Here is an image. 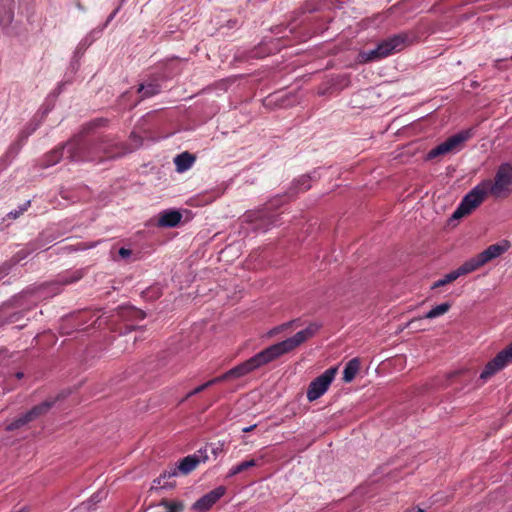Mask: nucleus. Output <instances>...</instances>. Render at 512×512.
<instances>
[{
  "label": "nucleus",
  "mask_w": 512,
  "mask_h": 512,
  "mask_svg": "<svg viewBox=\"0 0 512 512\" xmlns=\"http://www.w3.org/2000/svg\"><path fill=\"white\" fill-rule=\"evenodd\" d=\"M320 328L321 324L312 322L305 329L297 332L294 336L289 337L281 342L270 345L269 347L255 354L253 357L249 358L248 360L228 370L224 374L207 381V384L209 385V387H211L215 384L224 382L229 379H235L246 376L247 374L253 372L254 370L259 369L277 360L281 356L292 352L297 347H299L309 339L313 338L316 335V333L320 330Z\"/></svg>",
  "instance_id": "nucleus-1"
},
{
  "label": "nucleus",
  "mask_w": 512,
  "mask_h": 512,
  "mask_svg": "<svg viewBox=\"0 0 512 512\" xmlns=\"http://www.w3.org/2000/svg\"><path fill=\"white\" fill-rule=\"evenodd\" d=\"M105 119H96L86 124L80 134L65 145L67 157L71 161H103L121 157L133 150L123 143H113L107 137L94 141L87 137L90 130L104 126Z\"/></svg>",
  "instance_id": "nucleus-2"
},
{
  "label": "nucleus",
  "mask_w": 512,
  "mask_h": 512,
  "mask_svg": "<svg viewBox=\"0 0 512 512\" xmlns=\"http://www.w3.org/2000/svg\"><path fill=\"white\" fill-rule=\"evenodd\" d=\"M491 196L495 198H506L512 192V165L501 164L494 176V179L482 181Z\"/></svg>",
  "instance_id": "nucleus-3"
},
{
  "label": "nucleus",
  "mask_w": 512,
  "mask_h": 512,
  "mask_svg": "<svg viewBox=\"0 0 512 512\" xmlns=\"http://www.w3.org/2000/svg\"><path fill=\"white\" fill-rule=\"evenodd\" d=\"M411 43L412 39L409 34L399 33L382 41L375 49L369 51L366 54L365 61H374L377 59L385 58L393 53L403 50Z\"/></svg>",
  "instance_id": "nucleus-4"
},
{
  "label": "nucleus",
  "mask_w": 512,
  "mask_h": 512,
  "mask_svg": "<svg viewBox=\"0 0 512 512\" xmlns=\"http://www.w3.org/2000/svg\"><path fill=\"white\" fill-rule=\"evenodd\" d=\"M473 136L474 128L462 130L450 136L444 142L431 149L427 154V159L430 160L449 153L457 152L461 150L464 146V143L470 140Z\"/></svg>",
  "instance_id": "nucleus-5"
},
{
  "label": "nucleus",
  "mask_w": 512,
  "mask_h": 512,
  "mask_svg": "<svg viewBox=\"0 0 512 512\" xmlns=\"http://www.w3.org/2000/svg\"><path fill=\"white\" fill-rule=\"evenodd\" d=\"M490 195L483 182L476 185L467 195L464 196L457 209L453 212V219H460L470 214Z\"/></svg>",
  "instance_id": "nucleus-6"
},
{
  "label": "nucleus",
  "mask_w": 512,
  "mask_h": 512,
  "mask_svg": "<svg viewBox=\"0 0 512 512\" xmlns=\"http://www.w3.org/2000/svg\"><path fill=\"white\" fill-rule=\"evenodd\" d=\"M510 247H511L510 242L507 240H503L499 243L490 245L481 253L470 258L468 260V262H469L470 266L472 267L473 271H476L479 268H481L482 266H484L485 264H487L488 262L501 256L503 253L508 251V249Z\"/></svg>",
  "instance_id": "nucleus-7"
},
{
  "label": "nucleus",
  "mask_w": 512,
  "mask_h": 512,
  "mask_svg": "<svg viewBox=\"0 0 512 512\" xmlns=\"http://www.w3.org/2000/svg\"><path fill=\"white\" fill-rule=\"evenodd\" d=\"M337 370V367H330L309 384L307 389V399L310 402L317 400L328 390L337 374Z\"/></svg>",
  "instance_id": "nucleus-8"
},
{
  "label": "nucleus",
  "mask_w": 512,
  "mask_h": 512,
  "mask_svg": "<svg viewBox=\"0 0 512 512\" xmlns=\"http://www.w3.org/2000/svg\"><path fill=\"white\" fill-rule=\"evenodd\" d=\"M510 363H512V343L500 351L485 365L483 371L480 374V379L484 381L488 380L490 377L505 368Z\"/></svg>",
  "instance_id": "nucleus-9"
},
{
  "label": "nucleus",
  "mask_w": 512,
  "mask_h": 512,
  "mask_svg": "<svg viewBox=\"0 0 512 512\" xmlns=\"http://www.w3.org/2000/svg\"><path fill=\"white\" fill-rule=\"evenodd\" d=\"M52 405H53V402L44 401V402L40 403L39 405L34 406L31 410L26 412L24 415L13 420L10 424H8L6 426V430L13 431V430L23 427L24 425L33 421L40 415H43L46 412H48V410L52 407Z\"/></svg>",
  "instance_id": "nucleus-10"
},
{
  "label": "nucleus",
  "mask_w": 512,
  "mask_h": 512,
  "mask_svg": "<svg viewBox=\"0 0 512 512\" xmlns=\"http://www.w3.org/2000/svg\"><path fill=\"white\" fill-rule=\"evenodd\" d=\"M226 493L224 486H218L207 494L203 495L193 504V509L199 512L208 511Z\"/></svg>",
  "instance_id": "nucleus-11"
},
{
  "label": "nucleus",
  "mask_w": 512,
  "mask_h": 512,
  "mask_svg": "<svg viewBox=\"0 0 512 512\" xmlns=\"http://www.w3.org/2000/svg\"><path fill=\"white\" fill-rule=\"evenodd\" d=\"M471 272H474L472 267L470 266L468 260L465 261L460 267H458L456 270L454 271H451L450 273L446 274L443 278L437 280L432 288H438V287H442V286H445L449 283H452L454 282L455 280H457L459 277L463 276V275H466V274H469Z\"/></svg>",
  "instance_id": "nucleus-12"
},
{
  "label": "nucleus",
  "mask_w": 512,
  "mask_h": 512,
  "mask_svg": "<svg viewBox=\"0 0 512 512\" xmlns=\"http://www.w3.org/2000/svg\"><path fill=\"white\" fill-rule=\"evenodd\" d=\"M208 459V456L205 454L204 456L197 455H189L184 457L178 465V470L186 475L196 469L200 462H205Z\"/></svg>",
  "instance_id": "nucleus-13"
},
{
  "label": "nucleus",
  "mask_w": 512,
  "mask_h": 512,
  "mask_svg": "<svg viewBox=\"0 0 512 512\" xmlns=\"http://www.w3.org/2000/svg\"><path fill=\"white\" fill-rule=\"evenodd\" d=\"M182 219V215L177 210H165L160 213L158 219L159 227H176Z\"/></svg>",
  "instance_id": "nucleus-14"
},
{
  "label": "nucleus",
  "mask_w": 512,
  "mask_h": 512,
  "mask_svg": "<svg viewBox=\"0 0 512 512\" xmlns=\"http://www.w3.org/2000/svg\"><path fill=\"white\" fill-rule=\"evenodd\" d=\"M14 0H0V24L3 28L9 27L14 18Z\"/></svg>",
  "instance_id": "nucleus-15"
},
{
  "label": "nucleus",
  "mask_w": 512,
  "mask_h": 512,
  "mask_svg": "<svg viewBox=\"0 0 512 512\" xmlns=\"http://www.w3.org/2000/svg\"><path fill=\"white\" fill-rule=\"evenodd\" d=\"M195 160H196L195 156L189 152H183V153L177 155L174 159L176 170L178 172L187 171L188 169H190L192 167Z\"/></svg>",
  "instance_id": "nucleus-16"
},
{
  "label": "nucleus",
  "mask_w": 512,
  "mask_h": 512,
  "mask_svg": "<svg viewBox=\"0 0 512 512\" xmlns=\"http://www.w3.org/2000/svg\"><path fill=\"white\" fill-rule=\"evenodd\" d=\"M360 368V361L358 358L351 359L345 366L343 371V381L345 383L351 382L356 374L358 373Z\"/></svg>",
  "instance_id": "nucleus-17"
},
{
  "label": "nucleus",
  "mask_w": 512,
  "mask_h": 512,
  "mask_svg": "<svg viewBox=\"0 0 512 512\" xmlns=\"http://www.w3.org/2000/svg\"><path fill=\"white\" fill-rule=\"evenodd\" d=\"M161 87L157 82H149L147 84H141L138 87L137 92L141 94V99L149 98L159 94Z\"/></svg>",
  "instance_id": "nucleus-18"
},
{
  "label": "nucleus",
  "mask_w": 512,
  "mask_h": 512,
  "mask_svg": "<svg viewBox=\"0 0 512 512\" xmlns=\"http://www.w3.org/2000/svg\"><path fill=\"white\" fill-rule=\"evenodd\" d=\"M273 204H271L269 207L265 208L264 210L255 212L251 215H248L247 217L250 219V221H261V222H268L270 225H275L277 220L275 215H271L268 213V210L270 207H272Z\"/></svg>",
  "instance_id": "nucleus-19"
},
{
  "label": "nucleus",
  "mask_w": 512,
  "mask_h": 512,
  "mask_svg": "<svg viewBox=\"0 0 512 512\" xmlns=\"http://www.w3.org/2000/svg\"><path fill=\"white\" fill-rule=\"evenodd\" d=\"M258 465V462L255 460V459H249V460H245V461H242L241 463L233 466L228 474H227V478H231V477H234L235 475L237 474H240L252 467H255Z\"/></svg>",
  "instance_id": "nucleus-20"
},
{
  "label": "nucleus",
  "mask_w": 512,
  "mask_h": 512,
  "mask_svg": "<svg viewBox=\"0 0 512 512\" xmlns=\"http://www.w3.org/2000/svg\"><path fill=\"white\" fill-rule=\"evenodd\" d=\"M64 149H66L65 146L57 147L48 154H46L44 158L45 166H52L57 164L63 157Z\"/></svg>",
  "instance_id": "nucleus-21"
},
{
  "label": "nucleus",
  "mask_w": 512,
  "mask_h": 512,
  "mask_svg": "<svg viewBox=\"0 0 512 512\" xmlns=\"http://www.w3.org/2000/svg\"><path fill=\"white\" fill-rule=\"evenodd\" d=\"M450 307H451V305L448 302L437 305L436 307H434L433 309L428 311L425 314L424 318L433 319V318L439 317L441 315H444L445 313H447L449 311Z\"/></svg>",
  "instance_id": "nucleus-22"
},
{
  "label": "nucleus",
  "mask_w": 512,
  "mask_h": 512,
  "mask_svg": "<svg viewBox=\"0 0 512 512\" xmlns=\"http://www.w3.org/2000/svg\"><path fill=\"white\" fill-rule=\"evenodd\" d=\"M82 278L80 271L74 272L72 275H62L56 280L53 285H68L74 283Z\"/></svg>",
  "instance_id": "nucleus-23"
},
{
  "label": "nucleus",
  "mask_w": 512,
  "mask_h": 512,
  "mask_svg": "<svg viewBox=\"0 0 512 512\" xmlns=\"http://www.w3.org/2000/svg\"><path fill=\"white\" fill-rule=\"evenodd\" d=\"M310 176L308 175H302L298 179L295 180L294 184L297 189V191L305 192L310 189Z\"/></svg>",
  "instance_id": "nucleus-24"
},
{
  "label": "nucleus",
  "mask_w": 512,
  "mask_h": 512,
  "mask_svg": "<svg viewBox=\"0 0 512 512\" xmlns=\"http://www.w3.org/2000/svg\"><path fill=\"white\" fill-rule=\"evenodd\" d=\"M30 206V201H27L24 203L19 210L11 211L8 216L12 219L18 218L20 215H22Z\"/></svg>",
  "instance_id": "nucleus-25"
},
{
  "label": "nucleus",
  "mask_w": 512,
  "mask_h": 512,
  "mask_svg": "<svg viewBox=\"0 0 512 512\" xmlns=\"http://www.w3.org/2000/svg\"><path fill=\"white\" fill-rule=\"evenodd\" d=\"M207 388H209V385L207 384V382L203 383L202 385L197 386L195 389L190 391L181 402L187 400L188 398H190L193 395H196V394L206 390Z\"/></svg>",
  "instance_id": "nucleus-26"
},
{
  "label": "nucleus",
  "mask_w": 512,
  "mask_h": 512,
  "mask_svg": "<svg viewBox=\"0 0 512 512\" xmlns=\"http://www.w3.org/2000/svg\"><path fill=\"white\" fill-rule=\"evenodd\" d=\"M298 326H300V319H294V320H291V321L281 324V328H283L284 331L289 330V329H294Z\"/></svg>",
  "instance_id": "nucleus-27"
},
{
  "label": "nucleus",
  "mask_w": 512,
  "mask_h": 512,
  "mask_svg": "<svg viewBox=\"0 0 512 512\" xmlns=\"http://www.w3.org/2000/svg\"><path fill=\"white\" fill-rule=\"evenodd\" d=\"M126 311H127L128 314H131V315H133L136 318H139V319H144L145 318V313L140 311V310L126 309Z\"/></svg>",
  "instance_id": "nucleus-28"
},
{
  "label": "nucleus",
  "mask_w": 512,
  "mask_h": 512,
  "mask_svg": "<svg viewBox=\"0 0 512 512\" xmlns=\"http://www.w3.org/2000/svg\"><path fill=\"white\" fill-rule=\"evenodd\" d=\"M118 254L121 258H127L132 254V251L130 249L122 247L119 249Z\"/></svg>",
  "instance_id": "nucleus-29"
},
{
  "label": "nucleus",
  "mask_w": 512,
  "mask_h": 512,
  "mask_svg": "<svg viewBox=\"0 0 512 512\" xmlns=\"http://www.w3.org/2000/svg\"><path fill=\"white\" fill-rule=\"evenodd\" d=\"M36 127H27L25 130H23L20 134L21 139H26L31 133L35 131Z\"/></svg>",
  "instance_id": "nucleus-30"
},
{
  "label": "nucleus",
  "mask_w": 512,
  "mask_h": 512,
  "mask_svg": "<svg viewBox=\"0 0 512 512\" xmlns=\"http://www.w3.org/2000/svg\"><path fill=\"white\" fill-rule=\"evenodd\" d=\"M130 139L135 142V145L133 148H137L138 146L141 145V138L139 136H137L135 133H132L130 135Z\"/></svg>",
  "instance_id": "nucleus-31"
},
{
  "label": "nucleus",
  "mask_w": 512,
  "mask_h": 512,
  "mask_svg": "<svg viewBox=\"0 0 512 512\" xmlns=\"http://www.w3.org/2000/svg\"><path fill=\"white\" fill-rule=\"evenodd\" d=\"M283 331H284V330H283V328H281V325L276 326V327H274L273 329H271V330L269 331V336L277 335V334H279V333H281V332H283Z\"/></svg>",
  "instance_id": "nucleus-32"
},
{
  "label": "nucleus",
  "mask_w": 512,
  "mask_h": 512,
  "mask_svg": "<svg viewBox=\"0 0 512 512\" xmlns=\"http://www.w3.org/2000/svg\"><path fill=\"white\" fill-rule=\"evenodd\" d=\"M221 451H222V447H221V445H220V446H218V447H212V448H211V452H212L215 456H216L219 452H221Z\"/></svg>",
  "instance_id": "nucleus-33"
},
{
  "label": "nucleus",
  "mask_w": 512,
  "mask_h": 512,
  "mask_svg": "<svg viewBox=\"0 0 512 512\" xmlns=\"http://www.w3.org/2000/svg\"><path fill=\"white\" fill-rule=\"evenodd\" d=\"M255 427H256V425H255V424H254V425H251V426H248V427H244V428L242 429V432H244V433L251 432L252 430H254V429H255Z\"/></svg>",
  "instance_id": "nucleus-34"
},
{
  "label": "nucleus",
  "mask_w": 512,
  "mask_h": 512,
  "mask_svg": "<svg viewBox=\"0 0 512 512\" xmlns=\"http://www.w3.org/2000/svg\"><path fill=\"white\" fill-rule=\"evenodd\" d=\"M24 374L23 372H17L14 374V377L16 380H21L23 378Z\"/></svg>",
  "instance_id": "nucleus-35"
},
{
  "label": "nucleus",
  "mask_w": 512,
  "mask_h": 512,
  "mask_svg": "<svg viewBox=\"0 0 512 512\" xmlns=\"http://www.w3.org/2000/svg\"><path fill=\"white\" fill-rule=\"evenodd\" d=\"M404 512H424V510L421 508H412V509H408Z\"/></svg>",
  "instance_id": "nucleus-36"
},
{
  "label": "nucleus",
  "mask_w": 512,
  "mask_h": 512,
  "mask_svg": "<svg viewBox=\"0 0 512 512\" xmlns=\"http://www.w3.org/2000/svg\"><path fill=\"white\" fill-rule=\"evenodd\" d=\"M117 12H118V9H116V10H115L111 15H110L109 19H112V18L116 15V13H117Z\"/></svg>",
  "instance_id": "nucleus-37"
},
{
  "label": "nucleus",
  "mask_w": 512,
  "mask_h": 512,
  "mask_svg": "<svg viewBox=\"0 0 512 512\" xmlns=\"http://www.w3.org/2000/svg\"><path fill=\"white\" fill-rule=\"evenodd\" d=\"M79 509H80V508H79V507H77V508L72 509V510H71V511H69V512H78V510H79Z\"/></svg>",
  "instance_id": "nucleus-38"
},
{
  "label": "nucleus",
  "mask_w": 512,
  "mask_h": 512,
  "mask_svg": "<svg viewBox=\"0 0 512 512\" xmlns=\"http://www.w3.org/2000/svg\"><path fill=\"white\" fill-rule=\"evenodd\" d=\"M170 475L171 476H175L176 475V471H173Z\"/></svg>",
  "instance_id": "nucleus-39"
}]
</instances>
